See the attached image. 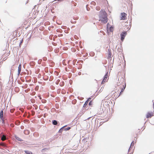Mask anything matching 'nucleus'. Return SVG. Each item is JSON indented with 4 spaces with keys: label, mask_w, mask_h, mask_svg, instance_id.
I'll return each mask as SVG.
<instances>
[{
    "label": "nucleus",
    "mask_w": 154,
    "mask_h": 154,
    "mask_svg": "<svg viewBox=\"0 0 154 154\" xmlns=\"http://www.w3.org/2000/svg\"><path fill=\"white\" fill-rule=\"evenodd\" d=\"M3 109H2V110L0 111V120L2 121V123L4 125L5 123L3 115Z\"/></svg>",
    "instance_id": "obj_2"
},
{
    "label": "nucleus",
    "mask_w": 154,
    "mask_h": 154,
    "mask_svg": "<svg viewBox=\"0 0 154 154\" xmlns=\"http://www.w3.org/2000/svg\"><path fill=\"white\" fill-rule=\"evenodd\" d=\"M112 54L111 52L108 53V59L110 58L111 57Z\"/></svg>",
    "instance_id": "obj_17"
},
{
    "label": "nucleus",
    "mask_w": 154,
    "mask_h": 154,
    "mask_svg": "<svg viewBox=\"0 0 154 154\" xmlns=\"http://www.w3.org/2000/svg\"><path fill=\"white\" fill-rule=\"evenodd\" d=\"M72 127L71 126V127H67V128H66V127H65V128H64V131H68L69 130V129H70L71 127Z\"/></svg>",
    "instance_id": "obj_14"
},
{
    "label": "nucleus",
    "mask_w": 154,
    "mask_h": 154,
    "mask_svg": "<svg viewBox=\"0 0 154 154\" xmlns=\"http://www.w3.org/2000/svg\"><path fill=\"white\" fill-rule=\"evenodd\" d=\"M122 87H123V88L121 89V91L119 93V95L117 97V98L120 95H121L122 94V93L124 91V90L126 87V83L125 82V85H123Z\"/></svg>",
    "instance_id": "obj_5"
},
{
    "label": "nucleus",
    "mask_w": 154,
    "mask_h": 154,
    "mask_svg": "<svg viewBox=\"0 0 154 154\" xmlns=\"http://www.w3.org/2000/svg\"><path fill=\"white\" fill-rule=\"evenodd\" d=\"M22 43H23V40H21L20 43V44H19V47H21V45H22Z\"/></svg>",
    "instance_id": "obj_33"
},
{
    "label": "nucleus",
    "mask_w": 154,
    "mask_h": 154,
    "mask_svg": "<svg viewBox=\"0 0 154 154\" xmlns=\"http://www.w3.org/2000/svg\"><path fill=\"white\" fill-rule=\"evenodd\" d=\"M15 90H16V89H19V88L17 87H16L15 88Z\"/></svg>",
    "instance_id": "obj_45"
},
{
    "label": "nucleus",
    "mask_w": 154,
    "mask_h": 154,
    "mask_svg": "<svg viewBox=\"0 0 154 154\" xmlns=\"http://www.w3.org/2000/svg\"><path fill=\"white\" fill-rule=\"evenodd\" d=\"M42 60L41 59H39L38 61V63L39 64H40L42 63Z\"/></svg>",
    "instance_id": "obj_27"
},
{
    "label": "nucleus",
    "mask_w": 154,
    "mask_h": 154,
    "mask_svg": "<svg viewBox=\"0 0 154 154\" xmlns=\"http://www.w3.org/2000/svg\"><path fill=\"white\" fill-rule=\"evenodd\" d=\"M78 145H77L76 147H75L74 148H76V147H77L78 146Z\"/></svg>",
    "instance_id": "obj_54"
},
{
    "label": "nucleus",
    "mask_w": 154,
    "mask_h": 154,
    "mask_svg": "<svg viewBox=\"0 0 154 154\" xmlns=\"http://www.w3.org/2000/svg\"><path fill=\"white\" fill-rule=\"evenodd\" d=\"M134 141H133L132 143H131L130 146H133L134 145Z\"/></svg>",
    "instance_id": "obj_34"
},
{
    "label": "nucleus",
    "mask_w": 154,
    "mask_h": 154,
    "mask_svg": "<svg viewBox=\"0 0 154 154\" xmlns=\"http://www.w3.org/2000/svg\"><path fill=\"white\" fill-rule=\"evenodd\" d=\"M93 101L92 100H90L89 103L88 105L89 106H91L92 105Z\"/></svg>",
    "instance_id": "obj_28"
},
{
    "label": "nucleus",
    "mask_w": 154,
    "mask_h": 154,
    "mask_svg": "<svg viewBox=\"0 0 154 154\" xmlns=\"http://www.w3.org/2000/svg\"><path fill=\"white\" fill-rule=\"evenodd\" d=\"M60 35V36H61V35H63L61 34Z\"/></svg>",
    "instance_id": "obj_56"
},
{
    "label": "nucleus",
    "mask_w": 154,
    "mask_h": 154,
    "mask_svg": "<svg viewBox=\"0 0 154 154\" xmlns=\"http://www.w3.org/2000/svg\"><path fill=\"white\" fill-rule=\"evenodd\" d=\"M101 89L100 90V91H99L98 92H99V93H100V92H101Z\"/></svg>",
    "instance_id": "obj_50"
},
{
    "label": "nucleus",
    "mask_w": 154,
    "mask_h": 154,
    "mask_svg": "<svg viewBox=\"0 0 154 154\" xmlns=\"http://www.w3.org/2000/svg\"><path fill=\"white\" fill-rule=\"evenodd\" d=\"M31 38V36H30V37L29 38Z\"/></svg>",
    "instance_id": "obj_59"
},
{
    "label": "nucleus",
    "mask_w": 154,
    "mask_h": 154,
    "mask_svg": "<svg viewBox=\"0 0 154 154\" xmlns=\"http://www.w3.org/2000/svg\"><path fill=\"white\" fill-rule=\"evenodd\" d=\"M144 128L143 129V130H144Z\"/></svg>",
    "instance_id": "obj_62"
},
{
    "label": "nucleus",
    "mask_w": 154,
    "mask_h": 154,
    "mask_svg": "<svg viewBox=\"0 0 154 154\" xmlns=\"http://www.w3.org/2000/svg\"><path fill=\"white\" fill-rule=\"evenodd\" d=\"M60 35V36H61V35H63L61 34Z\"/></svg>",
    "instance_id": "obj_55"
},
{
    "label": "nucleus",
    "mask_w": 154,
    "mask_h": 154,
    "mask_svg": "<svg viewBox=\"0 0 154 154\" xmlns=\"http://www.w3.org/2000/svg\"><path fill=\"white\" fill-rule=\"evenodd\" d=\"M95 54L94 52H91L90 53L89 55L92 57L94 56Z\"/></svg>",
    "instance_id": "obj_21"
},
{
    "label": "nucleus",
    "mask_w": 154,
    "mask_h": 154,
    "mask_svg": "<svg viewBox=\"0 0 154 154\" xmlns=\"http://www.w3.org/2000/svg\"><path fill=\"white\" fill-rule=\"evenodd\" d=\"M153 116V113L152 112H148L146 115V118H151Z\"/></svg>",
    "instance_id": "obj_6"
},
{
    "label": "nucleus",
    "mask_w": 154,
    "mask_h": 154,
    "mask_svg": "<svg viewBox=\"0 0 154 154\" xmlns=\"http://www.w3.org/2000/svg\"><path fill=\"white\" fill-rule=\"evenodd\" d=\"M49 81H51V80L50 79L49 80Z\"/></svg>",
    "instance_id": "obj_53"
},
{
    "label": "nucleus",
    "mask_w": 154,
    "mask_h": 154,
    "mask_svg": "<svg viewBox=\"0 0 154 154\" xmlns=\"http://www.w3.org/2000/svg\"><path fill=\"white\" fill-rule=\"evenodd\" d=\"M54 51L56 53H57L59 51V49H54Z\"/></svg>",
    "instance_id": "obj_30"
},
{
    "label": "nucleus",
    "mask_w": 154,
    "mask_h": 154,
    "mask_svg": "<svg viewBox=\"0 0 154 154\" xmlns=\"http://www.w3.org/2000/svg\"><path fill=\"white\" fill-rule=\"evenodd\" d=\"M30 101L32 103H34L35 102V100L33 98L31 99H30Z\"/></svg>",
    "instance_id": "obj_24"
},
{
    "label": "nucleus",
    "mask_w": 154,
    "mask_h": 154,
    "mask_svg": "<svg viewBox=\"0 0 154 154\" xmlns=\"http://www.w3.org/2000/svg\"><path fill=\"white\" fill-rule=\"evenodd\" d=\"M48 48L49 49L48 51H51L53 50V48L51 46H49L48 47Z\"/></svg>",
    "instance_id": "obj_22"
},
{
    "label": "nucleus",
    "mask_w": 154,
    "mask_h": 154,
    "mask_svg": "<svg viewBox=\"0 0 154 154\" xmlns=\"http://www.w3.org/2000/svg\"><path fill=\"white\" fill-rule=\"evenodd\" d=\"M43 60L44 61H46L47 60V58L46 57H43Z\"/></svg>",
    "instance_id": "obj_32"
},
{
    "label": "nucleus",
    "mask_w": 154,
    "mask_h": 154,
    "mask_svg": "<svg viewBox=\"0 0 154 154\" xmlns=\"http://www.w3.org/2000/svg\"><path fill=\"white\" fill-rule=\"evenodd\" d=\"M131 20H130V23H129V25H130V27H131Z\"/></svg>",
    "instance_id": "obj_39"
},
{
    "label": "nucleus",
    "mask_w": 154,
    "mask_h": 154,
    "mask_svg": "<svg viewBox=\"0 0 154 154\" xmlns=\"http://www.w3.org/2000/svg\"><path fill=\"white\" fill-rule=\"evenodd\" d=\"M107 76H108V74L107 73L105 74V75H104V76L103 77V81H106V80L107 78Z\"/></svg>",
    "instance_id": "obj_11"
},
{
    "label": "nucleus",
    "mask_w": 154,
    "mask_h": 154,
    "mask_svg": "<svg viewBox=\"0 0 154 154\" xmlns=\"http://www.w3.org/2000/svg\"><path fill=\"white\" fill-rule=\"evenodd\" d=\"M88 103V101H86L83 106V107H85L87 105Z\"/></svg>",
    "instance_id": "obj_20"
},
{
    "label": "nucleus",
    "mask_w": 154,
    "mask_h": 154,
    "mask_svg": "<svg viewBox=\"0 0 154 154\" xmlns=\"http://www.w3.org/2000/svg\"><path fill=\"white\" fill-rule=\"evenodd\" d=\"M105 81H103V80H102V82H101V83L102 84H103L105 82Z\"/></svg>",
    "instance_id": "obj_44"
},
{
    "label": "nucleus",
    "mask_w": 154,
    "mask_h": 154,
    "mask_svg": "<svg viewBox=\"0 0 154 154\" xmlns=\"http://www.w3.org/2000/svg\"><path fill=\"white\" fill-rule=\"evenodd\" d=\"M33 106L34 107V108H35V110H36L38 109V106L36 105V104H33Z\"/></svg>",
    "instance_id": "obj_26"
},
{
    "label": "nucleus",
    "mask_w": 154,
    "mask_h": 154,
    "mask_svg": "<svg viewBox=\"0 0 154 154\" xmlns=\"http://www.w3.org/2000/svg\"><path fill=\"white\" fill-rule=\"evenodd\" d=\"M68 125H66L61 127L59 130L58 132L60 134H62V132L64 131V128L66 127Z\"/></svg>",
    "instance_id": "obj_8"
},
{
    "label": "nucleus",
    "mask_w": 154,
    "mask_h": 154,
    "mask_svg": "<svg viewBox=\"0 0 154 154\" xmlns=\"http://www.w3.org/2000/svg\"><path fill=\"white\" fill-rule=\"evenodd\" d=\"M32 63H33V66H34L35 65V62H32Z\"/></svg>",
    "instance_id": "obj_49"
},
{
    "label": "nucleus",
    "mask_w": 154,
    "mask_h": 154,
    "mask_svg": "<svg viewBox=\"0 0 154 154\" xmlns=\"http://www.w3.org/2000/svg\"><path fill=\"white\" fill-rule=\"evenodd\" d=\"M99 21H101L103 23H107L108 18L107 14L105 11L101 10L99 14Z\"/></svg>",
    "instance_id": "obj_1"
},
{
    "label": "nucleus",
    "mask_w": 154,
    "mask_h": 154,
    "mask_svg": "<svg viewBox=\"0 0 154 154\" xmlns=\"http://www.w3.org/2000/svg\"><path fill=\"white\" fill-rule=\"evenodd\" d=\"M46 149L44 148L42 149V152H44V151L45 150V149Z\"/></svg>",
    "instance_id": "obj_43"
},
{
    "label": "nucleus",
    "mask_w": 154,
    "mask_h": 154,
    "mask_svg": "<svg viewBox=\"0 0 154 154\" xmlns=\"http://www.w3.org/2000/svg\"><path fill=\"white\" fill-rule=\"evenodd\" d=\"M71 22L72 23H75L76 22V21H73V20H71Z\"/></svg>",
    "instance_id": "obj_37"
},
{
    "label": "nucleus",
    "mask_w": 154,
    "mask_h": 154,
    "mask_svg": "<svg viewBox=\"0 0 154 154\" xmlns=\"http://www.w3.org/2000/svg\"><path fill=\"white\" fill-rule=\"evenodd\" d=\"M24 133L26 134H29L30 133V131L29 130H26V131H24Z\"/></svg>",
    "instance_id": "obj_16"
},
{
    "label": "nucleus",
    "mask_w": 154,
    "mask_h": 154,
    "mask_svg": "<svg viewBox=\"0 0 154 154\" xmlns=\"http://www.w3.org/2000/svg\"><path fill=\"white\" fill-rule=\"evenodd\" d=\"M77 98L79 100H82L83 99V98L81 97H80L79 96H78L77 97Z\"/></svg>",
    "instance_id": "obj_31"
},
{
    "label": "nucleus",
    "mask_w": 154,
    "mask_h": 154,
    "mask_svg": "<svg viewBox=\"0 0 154 154\" xmlns=\"http://www.w3.org/2000/svg\"><path fill=\"white\" fill-rule=\"evenodd\" d=\"M52 123L53 125L57 126H59L60 125L59 122L56 120H52Z\"/></svg>",
    "instance_id": "obj_7"
},
{
    "label": "nucleus",
    "mask_w": 154,
    "mask_h": 154,
    "mask_svg": "<svg viewBox=\"0 0 154 154\" xmlns=\"http://www.w3.org/2000/svg\"><path fill=\"white\" fill-rule=\"evenodd\" d=\"M127 14L124 12L121 14V20H125L126 19Z\"/></svg>",
    "instance_id": "obj_4"
},
{
    "label": "nucleus",
    "mask_w": 154,
    "mask_h": 154,
    "mask_svg": "<svg viewBox=\"0 0 154 154\" xmlns=\"http://www.w3.org/2000/svg\"><path fill=\"white\" fill-rule=\"evenodd\" d=\"M111 26L109 23H108L106 24V29H108Z\"/></svg>",
    "instance_id": "obj_29"
},
{
    "label": "nucleus",
    "mask_w": 154,
    "mask_h": 154,
    "mask_svg": "<svg viewBox=\"0 0 154 154\" xmlns=\"http://www.w3.org/2000/svg\"><path fill=\"white\" fill-rule=\"evenodd\" d=\"M124 62H125V64H124V66L125 67V66H126V63H125V61H124Z\"/></svg>",
    "instance_id": "obj_46"
},
{
    "label": "nucleus",
    "mask_w": 154,
    "mask_h": 154,
    "mask_svg": "<svg viewBox=\"0 0 154 154\" xmlns=\"http://www.w3.org/2000/svg\"><path fill=\"white\" fill-rule=\"evenodd\" d=\"M133 147V146H130L128 150V154H130L129 152H131V149H132V148Z\"/></svg>",
    "instance_id": "obj_18"
},
{
    "label": "nucleus",
    "mask_w": 154,
    "mask_h": 154,
    "mask_svg": "<svg viewBox=\"0 0 154 154\" xmlns=\"http://www.w3.org/2000/svg\"><path fill=\"white\" fill-rule=\"evenodd\" d=\"M57 0L58 1H63V0Z\"/></svg>",
    "instance_id": "obj_52"
},
{
    "label": "nucleus",
    "mask_w": 154,
    "mask_h": 154,
    "mask_svg": "<svg viewBox=\"0 0 154 154\" xmlns=\"http://www.w3.org/2000/svg\"><path fill=\"white\" fill-rule=\"evenodd\" d=\"M21 65L20 64L19 65L18 67V74H17V75H19L20 74V72H21Z\"/></svg>",
    "instance_id": "obj_9"
},
{
    "label": "nucleus",
    "mask_w": 154,
    "mask_h": 154,
    "mask_svg": "<svg viewBox=\"0 0 154 154\" xmlns=\"http://www.w3.org/2000/svg\"><path fill=\"white\" fill-rule=\"evenodd\" d=\"M75 146V145H74L73 147H74V146Z\"/></svg>",
    "instance_id": "obj_64"
},
{
    "label": "nucleus",
    "mask_w": 154,
    "mask_h": 154,
    "mask_svg": "<svg viewBox=\"0 0 154 154\" xmlns=\"http://www.w3.org/2000/svg\"><path fill=\"white\" fill-rule=\"evenodd\" d=\"M17 39V38H16L15 37H14L13 38V39L14 40H16Z\"/></svg>",
    "instance_id": "obj_48"
},
{
    "label": "nucleus",
    "mask_w": 154,
    "mask_h": 154,
    "mask_svg": "<svg viewBox=\"0 0 154 154\" xmlns=\"http://www.w3.org/2000/svg\"><path fill=\"white\" fill-rule=\"evenodd\" d=\"M93 97V96H91L90 97L88 98L87 99V100L86 101H87L88 102L89 101H90L91 98Z\"/></svg>",
    "instance_id": "obj_25"
},
{
    "label": "nucleus",
    "mask_w": 154,
    "mask_h": 154,
    "mask_svg": "<svg viewBox=\"0 0 154 154\" xmlns=\"http://www.w3.org/2000/svg\"><path fill=\"white\" fill-rule=\"evenodd\" d=\"M77 102V100L75 99H74L72 101V103L73 104H76Z\"/></svg>",
    "instance_id": "obj_19"
},
{
    "label": "nucleus",
    "mask_w": 154,
    "mask_h": 154,
    "mask_svg": "<svg viewBox=\"0 0 154 154\" xmlns=\"http://www.w3.org/2000/svg\"><path fill=\"white\" fill-rule=\"evenodd\" d=\"M39 99H42V98H41V96H40V97H39Z\"/></svg>",
    "instance_id": "obj_51"
},
{
    "label": "nucleus",
    "mask_w": 154,
    "mask_h": 154,
    "mask_svg": "<svg viewBox=\"0 0 154 154\" xmlns=\"http://www.w3.org/2000/svg\"><path fill=\"white\" fill-rule=\"evenodd\" d=\"M132 153V152H131V153H130V154H131Z\"/></svg>",
    "instance_id": "obj_61"
},
{
    "label": "nucleus",
    "mask_w": 154,
    "mask_h": 154,
    "mask_svg": "<svg viewBox=\"0 0 154 154\" xmlns=\"http://www.w3.org/2000/svg\"><path fill=\"white\" fill-rule=\"evenodd\" d=\"M116 92V91H112L111 92V94H115V93Z\"/></svg>",
    "instance_id": "obj_36"
},
{
    "label": "nucleus",
    "mask_w": 154,
    "mask_h": 154,
    "mask_svg": "<svg viewBox=\"0 0 154 154\" xmlns=\"http://www.w3.org/2000/svg\"><path fill=\"white\" fill-rule=\"evenodd\" d=\"M20 128L22 129H23L24 128V126H21L20 127Z\"/></svg>",
    "instance_id": "obj_38"
},
{
    "label": "nucleus",
    "mask_w": 154,
    "mask_h": 154,
    "mask_svg": "<svg viewBox=\"0 0 154 154\" xmlns=\"http://www.w3.org/2000/svg\"><path fill=\"white\" fill-rule=\"evenodd\" d=\"M42 102L43 103H46V100H42Z\"/></svg>",
    "instance_id": "obj_35"
},
{
    "label": "nucleus",
    "mask_w": 154,
    "mask_h": 154,
    "mask_svg": "<svg viewBox=\"0 0 154 154\" xmlns=\"http://www.w3.org/2000/svg\"><path fill=\"white\" fill-rule=\"evenodd\" d=\"M96 9L97 10L99 11L100 10V8L99 7H96Z\"/></svg>",
    "instance_id": "obj_40"
},
{
    "label": "nucleus",
    "mask_w": 154,
    "mask_h": 154,
    "mask_svg": "<svg viewBox=\"0 0 154 154\" xmlns=\"http://www.w3.org/2000/svg\"><path fill=\"white\" fill-rule=\"evenodd\" d=\"M69 150V149H66V151L67 152V153H68V152L70 153V152H69V151L68 150Z\"/></svg>",
    "instance_id": "obj_42"
},
{
    "label": "nucleus",
    "mask_w": 154,
    "mask_h": 154,
    "mask_svg": "<svg viewBox=\"0 0 154 154\" xmlns=\"http://www.w3.org/2000/svg\"><path fill=\"white\" fill-rule=\"evenodd\" d=\"M56 137H55V136H54L53 137H52L51 138L50 140H49V141H52V140H54L55 138H56Z\"/></svg>",
    "instance_id": "obj_23"
},
{
    "label": "nucleus",
    "mask_w": 154,
    "mask_h": 154,
    "mask_svg": "<svg viewBox=\"0 0 154 154\" xmlns=\"http://www.w3.org/2000/svg\"><path fill=\"white\" fill-rule=\"evenodd\" d=\"M81 72H79L78 73V75H81Z\"/></svg>",
    "instance_id": "obj_47"
},
{
    "label": "nucleus",
    "mask_w": 154,
    "mask_h": 154,
    "mask_svg": "<svg viewBox=\"0 0 154 154\" xmlns=\"http://www.w3.org/2000/svg\"><path fill=\"white\" fill-rule=\"evenodd\" d=\"M127 34V31L123 30L122 32L120 34V36L121 39L123 42L125 38V36Z\"/></svg>",
    "instance_id": "obj_3"
},
{
    "label": "nucleus",
    "mask_w": 154,
    "mask_h": 154,
    "mask_svg": "<svg viewBox=\"0 0 154 154\" xmlns=\"http://www.w3.org/2000/svg\"><path fill=\"white\" fill-rule=\"evenodd\" d=\"M153 108L154 109V106H153Z\"/></svg>",
    "instance_id": "obj_57"
},
{
    "label": "nucleus",
    "mask_w": 154,
    "mask_h": 154,
    "mask_svg": "<svg viewBox=\"0 0 154 154\" xmlns=\"http://www.w3.org/2000/svg\"><path fill=\"white\" fill-rule=\"evenodd\" d=\"M1 139L2 141H4L6 139V137L5 135H3L1 138Z\"/></svg>",
    "instance_id": "obj_15"
},
{
    "label": "nucleus",
    "mask_w": 154,
    "mask_h": 154,
    "mask_svg": "<svg viewBox=\"0 0 154 154\" xmlns=\"http://www.w3.org/2000/svg\"><path fill=\"white\" fill-rule=\"evenodd\" d=\"M88 55V53H86L85 55L83 56V57H85L86 56H87Z\"/></svg>",
    "instance_id": "obj_41"
},
{
    "label": "nucleus",
    "mask_w": 154,
    "mask_h": 154,
    "mask_svg": "<svg viewBox=\"0 0 154 154\" xmlns=\"http://www.w3.org/2000/svg\"><path fill=\"white\" fill-rule=\"evenodd\" d=\"M24 152L26 154H33V153L32 152L28 150H24Z\"/></svg>",
    "instance_id": "obj_13"
},
{
    "label": "nucleus",
    "mask_w": 154,
    "mask_h": 154,
    "mask_svg": "<svg viewBox=\"0 0 154 154\" xmlns=\"http://www.w3.org/2000/svg\"><path fill=\"white\" fill-rule=\"evenodd\" d=\"M153 100H152V102H153Z\"/></svg>",
    "instance_id": "obj_60"
},
{
    "label": "nucleus",
    "mask_w": 154,
    "mask_h": 154,
    "mask_svg": "<svg viewBox=\"0 0 154 154\" xmlns=\"http://www.w3.org/2000/svg\"><path fill=\"white\" fill-rule=\"evenodd\" d=\"M14 137L17 140H18L20 141H23V140L19 138V137H18L16 135H15Z\"/></svg>",
    "instance_id": "obj_10"
},
{
    "label": "nucleus",
    "mask_w": 154,
    "mask_h": 154,
    "mask_svg": "<svg viewBox=\"0 0 154 154\" xmlns=\"http://www.w3.org/2000/svg\"><path fill=\"white\" fill-rule=\"evenodd\" d=\"M75 6V4L74 5V6Z\"/></svg>",
    "instance_id": "obj_63"
},
{
    "label": "nucleus",
    "mask_w": 154,
    "mask_h": 154,
    "mask_svg": "<svg viewBox=\"0 0 154 154\" xmlns=\"http://www.w3.org/2000/svg\"><path fill=\"white\" fill-rule=\"evenodd\" d=\"M89 118H88V119H89Z\"/></svg>",
    "instance_id": "obj_58"
},
{
    "label": "nucleus",
    "mask_w": 154,
    "mask_h": 154,
    "mask_svg": "<svg viewBox=\"0 0 154 154\" xmlns=\"http://www.w3.org/2000/svg\"><path fill=\"white\" fill-rule=\"evenodd\" d=\"M107 31H109L110 32H112L113 31V28L112 26H111L108 29H106Z\"/></svg>",
    "instance_id": "obj_12"
}]
</instances>
